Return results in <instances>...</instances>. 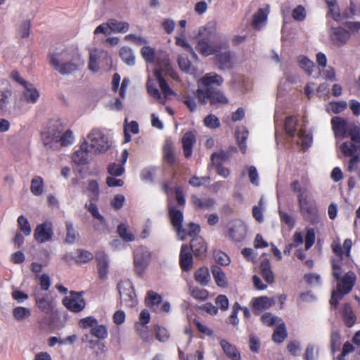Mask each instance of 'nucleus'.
Wrapping results in <instances>:
<instances>
[{"mask_svg": "<svg viewBox=\"0 0 360 360\" xmlns=\"http://www.w3.org/2000/svg\"><path fill=\"white\" fill-rule=\"evenodd\" d=\"M154 75L155 76L156 79L159 83L160 88L165 96L163 98H165L174 94V91L170 88L166 80L162 77L159 70H155Z\"/></svg>", "mask_w": 360, "mask_h": 360, "instance_id": "obj_31", "label": "nucleus"}, {"mask_svg": "<svg viewBox=\"0 0 360 360\" xmlns=\"http://www.w3.org/2000/svg\"><path fill=\"white\" fill-rule=\"evenodd\" d=\"M155 332L156 339L160 342H165L169 340V333L166 328L156 325L155 326Z\"/></svg>", "mask_w": 360, "mask_h": 360, "instance_id": "obj_63", "label": "nucleus"}, {"mask_svg": "<svg viewBox=\"0 0 360 360\" xmlns=\"http://www.w3.org/2000/svg\"><path fill=\"white\" fill-rule=\"evenodd\" d=\"M342 319L347 327H352L356 321V317L349 304H344L341 311Z\"/></svg>", "mask_w": 360, "mask_h": 360, "instance_id": "obj_28", "label": "nucleus"}, {"mask_svg": "<svg viewBox=\"0 0 360 360\" xmlns=\"http://www.w3.org/2000/svg\"><path fill=\"white\" fill-rule=\"evenodd\" d=\"M94 258L92 253L87 250L79 249L75 256V261L79 263H85Z\"/></svg>", "mask_w": 360, "mask_h": 360, "instance_id": "obj_57", "label": "nucleus"}, {"mask_svg": "<svg viewBox=\"0 0 360 360\" xmlns=\"http://www.w3.org/2000/svg\"><path fill=\"white\" fill-rule=\"evenodd\" d=\"M195 280L201 285H207L210 281V276L208 268L202 266L198 269L194 273Z\"/></svg>", "mask_w": 360, "mask_h": 360, "instance_id": "obj_32", "label": "nucleus"}, {"mask_svg": "<svg viewBox=\"0 0 360 360\" xmlns=\"http://www.w3.org/2000/svg\"><path fill=\"white\" fill-rule=\"evenodd\" d=\"M350 141L343 143L340 146V150L342 153L347 156H354L356 155L360 148V128H353L350 131Z\"/></svg>", "mask_w": 360, "mask_h": 360, "instance_id": "obj_9", "label": "nucleus"}, {"mask_svg": "<svg viewBox=\"0 0 360 360\" xmlns=\"http://www.w3.org/2000/svg\"><path fill=\"white\" fill-rule=\"evenodd\" d=\"M299 140L297 143L300 144L304 150L307 149L312 143V136L304 129H300L298 133Z\"/></svg>", "mask_w": 360, "mask_h": 360, "instance_id": "obj_51", "label": "nucleus"}, {"mask_svg": "<svg viewBox=\"0 0 360 360\" xmlns=\"http://www.w3.org/2000/svg\"><path fill=\"white\" fill-rule=\"evenodd\" d=\"M355 274L349 271L347 272L338 281L337 288L332 292L330 300L332 307L336 308L339 300L342 299L344 295L348 294L354 287L356 282Z\"/></svg>", "mask_w": 360, "mask_h": 360, "instance_id": "obj_3", "label": "nucleus"}, {"mask_svg": "<svg viewBox=\"0 0 360 360\" xmlns=\"http://www.w3.org/2000/svg\"><path fill=\"white\" fill-rule=\"evenodd\" d=\"M196 98L202 104L210 102L211 105L224 104L228 100L218 89L210 88L208 89H198L195 92Z\"/></svg>", "mask_w": 360, "mask_h": 360, "instance_id": "obj_6", "label": "nucleus"}, {"mask_svg": "<svg viewBox=\"0 0 360 360\" xmlns=\"http://www.w3.org/2000/svg\"><path fill=\"white\" fill-rule=\"evenodd\" d=\"M176 44L184 48L186 51L189 52L194 60H198V57L194 51L193 47L187 42V41L181 37H176Z\"/></svg>", "mask_w": 360, "mask_h": 360, "instance_id": "obj_61", "label": "nucleus"}, {"mask_svg": "<svg viewBox=\"0 0 360 360\" xmlns=\"http://www.w3.org/2000/svg\"><path fill=\"white\" fill-rule=\"evenodd\" d=\"M332 129L336 137H347L353 128H359L358 126L347 123L345 119L340 117H334L331 120Z\"/></svg>", "mask_w": 360, "mask_h": 360, "instance_id": "obj_13", "label": "nucleus"}, {"mask_svg": "<svg viewBox=\"0 0 360 360\" xmlns=\"http://www.w3.org/2000/svg\"><path fill=\"white\" fill-rule=\"evenodd\" d=\"M247 234V226L240 219L233 220L228 224L226 237L229 240L240 243L243 241Z\"/></svg>", "mask_w": 360, "mask_h": 360, "instance_id": "obj_8", "label": "nucleus"}, {"mask_svg": "<svg viewBox=\"0 0 360 360\" xmlns=\"http://www.w3.org/2000/svg\"><path fill=\"white\" fill-rule=\"evenodd\" d=\"M169 216L172 226L176 229L177 236L181 240L186 238V229L182 226L183 212L176 207L169 209Z\"/></svg>", "mask_w": 360, "mask_h": 360, "instance_id": "obj_11", "label": "nucleus"}, {"mask_svg": "<svg viewBox=\"0 0 360 360\" xmlns=\"http://www.w3.org/2000/svg\"><path fill=\"white\" fill-rule=\"evenodd\" d=\"M249 132L245 127H241L236 131V138L237 139L240 150L243 153H246L247 146L245 141L248 137Z\"/></svg>", "mask_w": 360, "mask_h": 360, "instance_id": "obj_36", "label": "nucleus"}, {"mask_svg": "<svg viewBox=\"0 0 360 360\" xmlns=\"http://www.w3.org/2000/svg\"><path fill=\"white\" fill-rule=\"evenodd\" d=\"M220 345L226 354L231 360H240V354L236 347L225 340H221Z\"/></svg>", "mask_w": 360, "mask_h": 360, "instance_id": "obj_29", "label": "nucleus"}, {"mask_svg": "<svg viewBox=\"0 0 360 360\" xmlns=\"http://www.w3.org/2000/svg\"><path fill=\"white\" fill-rule=\"evenodd\" d=\"M84 207L95 219L99 220L101 224H105V220L104 217L100 214L96 205L94 203L92 200H90L89 202H86Z\"/></svg>", "mask_w": 360, "mask_h": 360, "instance_id": "obj_52", "label": "nucleus"}, {"mask_svg": "<svg viewBox=\"0 0 360 360\" xmlns=\"http://www.w3.org/2000/svg\"><path fill=\"white\" fill-rule=\"evenodd\" d=\"M219 68L222 70L230 69L232 67L231 57L229 51H225L217 56Z\"/></svg>", "mask_w": 360, "mask_h": 360, "instance_id": "obj_41", "label": "nucleus"}, {"mask_svg": "<svg viewBox=\"0 0 360 360\" xmlns=\"http://www.w3.org/2000/svg\"><path fill=\"white\" fill-rule=\"evenodd\" d=\"M141 54L146 62L153 63L155 62L159 52H156L155 49L150 46H145L141 49Z\"/></svg>", "mask_w": 360, "mask_h": 360, "instance_id": "obj_38", "label": "nucleus"}, {"mask_svg": "<svg viewBox=\"0 0 360 360\" xmlns=\"http://www.w3.org/2000/svg\"><path fill=\"white\" fill-rule=\"evenodd\" d=\"M300 67L308 75H312L315 65L313 61L305 56H300L297 58Z\"/></svg>", "mask_w": 360, "mask_h": 360, "instance_id": "obj_43", "label": "nucleus"}, {"mask_svg": "<svg viewBox=\"0 0 360 360\" xmlns=\"http://www.w3.org/2000/svg\"><path fill=\"white\" fill-rule=\"evenodd\" d=\"M96 260L98 262V270L99 278L105 280L108 273V256L103 252H99L96 255Z\"/></svg>", "mask_w": 360, "mask_h": 360, "instance_id": "obj_26", "label": "nucleus"}, {"mask_svg": "<svg viewBox=\"0 0 360 360\" xmlns=\"http://www.w3.org/2000/svg\"><path fill=\"white\" fill-rule=\"evenodd\" d=\"M211 271H212L213 278L218 286H219V287L227 286L226 275L219 266H216V265L212 266L211 267Z\"/></svg>", "mask_w": 360, "mask_h": 360, "instance_id": "obj_33", "label": "nucleus"}, {"mask_svg": "<svg viewBox=\"0 0 360 360\" xmlns=\"http://www.w3.org/2000/svg\"><path fill=\"white\" fill-rule=\"evenodd\" d=\"M261 321L262 322L268 326H273L275 325H278V323H281L282 320L279 319L278 316H276L273 315L271 313H265L261 316Z\"/></svg>", "mask_w": 360, "mask_h": 360, "instance_id": "obj_55", "label": "nucleus"}, {"mask_svg": "<svg viewBox=\"0 0 360 360\" xmlns=\"http://www.w3.org/2000/svg\"><path fill=\"white\" fill-rule=\"evenodd\" d=\"M64 131L65 127L60 121L57 120L50 122L47 132L44 134L46 139H49L45 143L47 144L49 141L58 142V139Z\"/></svg>", "mask_w": 360, "mask_h": 360, "instance_id": "obj_18", "label": "nucleus"}, {"mask_svg": "<svg viewBox=\"0 0 360 360\" xmlns=\"http://www.w3.org/2000/svg\"><path fill=\"white\" fill-rule=\"evenodd\" d=\"M110 28L112 32L125 33L129 29V24L127 22L117 21L115 19H110Z\"/></svg>", "mask_w": 360, "mask_h": 360, "instance_id": "obj_42", "label": "nucleus"}, {"mask_svg": "<svg viewBox=\"0 0 360 360\" xmlns=\"http://www.w3.org/2000/svg\"><path fill=\"white\" fill-rule=\"evenodd\" d=\"M297 120L293 116L287 117L284 122V129L289 136H293L295 134Z\"/></svg>", "mask_w": 360, "mask_h": 360, "instance_id": "obj_50", "label": "nucleus"}, {"mask_svg": "<svg viewBox=\"0 0 360 360\" xmlns=\"http://www.w3.org/2000/svg\"><path fill=\"white\" fill-rule=\"evenodd\" d=\"M64 306L72 312H80L85 307V301L82 292H71L70 295L66 296L63 300Z\"/></svg>", "mask_w": 360, "mask_h": 360, "instance_id": "obj_12", "label": "nucleus"}, {"mask_svg": "<svg viewBox=\"0 0 360 360\" xmlns=\"http://www.w3.org/2000/svg\"><path fill=\"white\" fill-rule=\"evenodd\" d=\"M135 329L139 337L146 342L150 340L151 338L148 332L147 325L135 323Z\"/></svg>", "mask_w": 360, "mask_h": 360, "instance_id": "obj_56", "label": "nucleus"}, {"mask_svg": "<svg viewBox=\"0 0 360 360\" xmlns=\"http://www.w3.org/2000/svg\"><path fill=\"white\" fill-rule=\"evenodd\" d=\"M223 82V78L215 72L207 73L198 81V89L214 88L213 85L221 86Z\"/></svg>", "mask_w": 360, "mask_h": 360, "instance_id": "obj_17", "label": "nucleus"}, {"mask_svg": "<svg viewBox=\"0 0 360 360\" xmlns=\"http://www.w3.org/2000/svg\"><path fill=\"white\" fill-rule=\"evenodd\" d=\"M179 264L181 268L184 271H188L193 267V256L189 252L186 244L181 245Z\"/></svg>", "mask_w": 360, "mask_h": 360, "instance_id": "obj_21", "label": "nucleus"}, {"mask_svg": "<svg viewBox=\"0 0 360 360\" xmlns=\"http://www.w3.org/2000/svg\"><path fill=\"white\" fill-rule=\"evenodd\" d=\"M286 336L287 333L285 323L281 322V323H278L277 328L275 329L272 335V339L274 342L281 343L284 341Z\"/></svg>", "mask_w": 360, "mask_h": 360, "instance_id": "obj_49", "label": "nucleus"}, {"mask_svg": "<svg viewBox=\"0 0 360 360\" xmlns=\"http://www.w3.org/2000/svg\"><path fill=\"white\" fill-rule=\"evenodd\" d=\"M85 141L89 143L91 149L96 153H105L110 147L108 136L98 129H93Z\"/></svg>", "mask_w": 360, "mask_h": 360, "instance_id": "obj_5", "label": "nucleus"}, {"mask_svg": "<svg viewBox=\"0 0 360 360\" xmlns=\"http://www.w3.org/2000/svg\"><path fill=\"white\" fill-rule=\"evenodd\" d=\"M65 242L68 244H74L77 238L79 233L73 226V224L70 221H65Z\"/></svg>", "mask_w": 360, "mask_h": 360, "instance_id": "obj_40", "label": "nucleus"}, {"mask_svg": "<svg viewBox=\"0 0 360 360\" xmlns=\"http://www.w3.org/2000/svg\"><path fill=\"white\" fill-rule=\"evenodd\" d=\"M117 231L120 237L127 242H131L135 239L134 236L129 231L127 226L124 224H121L117 226Z\"/></svg>", "mask_w": 360, "mask_h": 360, "instance_id": "obj_53", "label": "nucleus"}, {"mask_svg": "<svg viewBox=\"0 0 360 360\" xmlns=\"http://www.w3.org/2000/svg\"><path fill=\"white\" fill-rule=\"evenodd\" d=\"M350 159L347 162V170L349 172H356L359 169L360 154L357 153L354 156H349Z\"/></svg>", "mask_w": 360, "mask_h": 360, "instance_id": "obj_58", "label": "nucleus"}, {"mask_svg": "<svg viewBox=\"0 0 360 360\" xmlns=\"http://www.w3.org/2000/svg\"><path fill=\"white\" fill-rule=\"evenodd\" d=\"M252 307L257 310H263L269 308L273 302L267 297H259L252 300Z\"/></svg>", "mask_w": 360, "mask_h": 360, "instance_id": "obj_46", "label": "nucleus"}, {"mask_svg": "<svg viewBox=\"0 0 360 360\" xmlns=\"http://www.w3.org/2000/svg\"><path fill=\"white\" fill-rule=\"evenodd\" d=\"M178 64L182 71L188 73L192 72L191 63L186 56L181 55L179 56Z\"/></svg>", "mask_w": 360, "mask_h": 360, "instance_id": "obj_64", "label": "nucleus"}, {"mask_svg": "<svg viewBox=\"0 0 360 360\" xmlns=\"http://www.w3.org/2000/svg\"><path fill=\"white\" fill-rule=\"evenodd\" d=\"M31 192L35 195H41L44 191V181L41 176H34L31 181Z\"/></svg>", "mask_w": 360, "mask_h": 360, "instance_id": "obj_48", "label": "nucleus"}, {"mask_svg": "<svg viewBox=\"0 0 360 360\" xmlns=\"http://www.w3.org/2000/svg\"><path fill=\"white\" fill-rule=\"evenodd\" d=\"M191 200L193 205L200 210H212L216 205V200L210 197L198 198L193 195L191 196Z\"/></svg>", "mask_w": 360, "mask_h": 360, "instance_id": "obj_23", "label": "nucleus"}, {"mask_svg": "<svg viewBox=\"0 0 360 360\" xmlns=\"http://www.w3.org/2000/svg\"><path fill=\"white\" fill-rule=\"evenodd\" d=\"M195 49L207 57L215 54L228 46V41L217 32L214 22H210L199 29Z\"/></svg>", "mask_w": 360, "mask_h": 360, "instance_id": "obj_1", "label": "nucleus"}, {"mask_svg": "<svg viewBox=\"0 0 360 360\" xmlns=\"http://www.w3.org/2000/svg\"><path fill=\"white\" fill-rule=\"evenodd\" d=\"M24 88L25 91L22 98L28 103H35L39 98V91L30 83H28Z\"/></svg>", "mask_w": 360, "mask_h": 360, "instance_id": "obj_30", "label": "nucleus"}, {"mask_svg": "<svg viewBox=\"0 0 360 360\" xmlns=\"http://www.w3.org/2000/svg\"><path fill=\"white\" fill-rule=\"evenodd\" d=\"M74 140L75 138L72 131L68 129L62 133L58 142H60L62 146H67L72 144L74 142Z\"/></svg>", "mask_w": 360, "mask_h": 360, "instance_id": "obj_60", "label": "nucleus"}, {"mask_svg": "<svg viewBox=\"0 0 360 360\" xmlns=\"http://www.w3.org/2000/svg\"><path fill=\"white\" fill-rule=\"evenodd\" d=\"M162 297L158 292L149 290L145 297V304L153 311L159 310V306L162 303Z\"/></svg>", "mask_w": 360, "mask_h": 360, "instance_id": "obj_24", "label": "nucleus"}, {"mask_svg": "<svg viewBox=\"0 0 360 360\" xmlns=\"http://www.w3.org/2000/svg\"><path fill=\"white\" fill-rule=\"evenodd\" d=\"M229 158V155L224 150H220L212 153L211 156V161L215 165H222V163Z\"/></svg>", "mask_w": 360, "mask_h": 360, "instance_id": "obj_59", "label": "nucleus"}, {"mask_svg": "<svg viewBox=\"0 0 360 360\" xmlns=\"http://www.w3.org/2000/svg\"><path fill=\"white\" fill-rule=\"evenodd\" d=\"M147 91L148 93L155 98L160 103L164 104L165 103V98L162 96L160 91L155 87L154 82L150 79H148L147 82Z\"/></svg>", "mask_w": 360, "mask_h": 360, "instance_id": "obj_44", "label": "nucleus"}, {"mask_svg": "<svg viewBox=\"0 0 360 360\" xmlns=\"http://www.w3.org/2000/svg\"><path fill=\"white\" fill-rule=\"evenodd\" d=\"M117 288L122 303L129 307H133L137 304L136 294L132 283L129 280H124L117 284Z\"/></svg>", "mask_w": 360, "mask_h": 360, "instance_id": "obj_7", "label": "nucleus"}, {"mask_svg": "<svg viewBox=\"0 0 360 360\" xmlns=\"http://www.w3.org/2000/svg\"><path fill=\"white\" fill-rule=\"evenodd\" d=\"M350 36L349 32L341 27L332 29L331 40L338 46L346 44L350 39Z\"/></svg>", "mask_w": 360, "mask_h": 360, "instance_id": "obj_19", "label": "nucleus"}, {"mask_svg": "<svg viewBox=\"0 0 360 360\" xmlns=\"http://www.w3.org/2000/svg\"><path fill=\"white\" fill-rule=\"evenodd\" d=\"M36 304L39 309L46 314H51L53 311V305L47 297H39L35 296Z\"/></svg>", "mask_w": 360, "mask_h": 360, "instance_id": "obj_39", "label": "nucleus"}, {"mask_svg": "<svg viewBox=\"0 0 360 360\" xmlns=\"http://www.w3.org/2000/svg\"><path fill=\"white\" fill-rule=\"evenodd\" d=\"M150 252L143 247L138 248L134 252V262L136 272L141 274L150 260Z\"/></svg>", "mask_w": 360, "mask_h": 360, "instance_id": "obj_14", "label": "nucleus"}, {"mask_svg": "<svg viewBox=\"0 0 360 360\" xmlns=\"http://www.w3.org/2000/svg\"><path fill=\"white\" fill-rule=\"evenodd\" d=\"M331 249L333 252L338 257L339 259L338 260L342 261L346 257L345 250L340 245L339 240H333L331 244Z\"/></svg>", "mask_w": 360, "mask_h": 360, "instance_id": "obj_62", "label": "nucleus"}, {"mask_svg": "<svg viewBox=\"0 0 360 360\" xmlns=\"http://www.w3.org/2000/svg\"><path fill=\"white\" fill-rule=\"evenodd\" d=\"M49 59L51 65L63 75L71 74L84 65L79 51L74 47L56 49L49 55Z\"/></svg>", "mask_w": 360, "mask_h": 360, "instance_id": "obj_2", "label": "nucleus"}, {"mask_svg": "<svg viewBox=\"0 0 360 360\" xmlns=\"http://www.w3.org/2000/svg\"><path fill=\"white\" fill-rule=\"evenodd\" d=\"M267 19V12L265 9L259 8L253 15L252 26L259 30L265 24Z\"/></svg>", "mask_w": 360, "mask_h": 360, "instance_id": "obj_34", "label": "nucleus"}, {"mask_svg": "<svg viewBox=\"0 0 360 360\" xmlns=\"http://www.w3.org/2000/svg\"><path fill=\"white\" fill-rule=\"evenodd\" d=\"M53 234L52 224L46 221L37 226L34 230V237L37 242L43 243L51 240Z\"/></svg>", "mask_w": 360, "mask_h": 360, "instance_id": "obj_16", "label": "nucleus"}, {"mask_svg": "<svg viewBox=\"0 0 360 360\" xmlns=\"http://www.w3.org/2000/svg\"><path fill=\"white\" fill-rule=\"evenodd\" d=\"M101 63L105 65L111 63V58L108 53L104 50L95 49L91 51L89 53V69L94 72H98Z\"/></svg>", "mask_w": 360, "mask_h": 360, "instance_id": "obj_10", "label": "nucleus"}, {"mask_svg": "<svg viewBox=\"0 0 360 360\" xmlns=\"http://www.w3.org/2000/svg\"><path fill=\"white\" fill-rule=\"evenodd\" d=\"M12 90L6 80H0V112L6 113L9 110Z\"/></svg>", "mask_w": 360, "mask_h": 360, "instance_id": "obj_15", "label": "nucleus"}, {"mask_svg": "<svg viewBox=\"0 0 360 360\" xmlns=\"http://www.w3.org/2000/svg\"><path fill=\"white\" fill-rule=\"evenodd\" d=\"M18 227L20 232L25 236L31 234L32 228L28 219L23 215L18 217L17 219Z\"/></svg>", "mask_w": 360, "mask_h": 360, "instance_id": "obj_47", "label": "nucleus"}, {"mask_svg": "<svg viewBox=\"0 0 360 360\" xmlns=\"http://www.w3.org/2000/svg\"><path fill=\"white\" fill-rule=\"evenodd\" d=\"M120 56L127 65L131 66L135 64V56L131 48L127 46L122 47L120 50Z\"/></svg>", "mask_w": 360, "mask_h": 360, "instance_id": "obj_37", "label": "nucleus"}, {"mask_svg": "<svg viewBox=\"0 0 360 360\" xmlns=\"http://www.w3.org/2000/svg\"><path fill=\"white\" fill-rule=\"evenodd\" d=\"M13 316L18 321H22L31 316V310L24 307H16L13 309Z\"/></svg>", "mask_w": 360, "mask_h": 360, "instance_id": "obj_45", "label": "nucleus"}, {"mask_svg": "<svg viewBox=\"0 0 360 360\" xmlns=\"http://www.w3.org/2000/svg\"><path fill=\"white\" fill-rule=\"evenodd\" d=\"M155 62L158 65V68L155 70H159L161 74L164 72H166L175 79V76L173 75V70L170 65L169 60L168 56L164 53L159 51V54L155 60Z\"/></svg>", "mask_w": 360, "mask_h": 360, "instance_id": "obj_22", "label": "nucleus"}, {"mask_svg": "<svg viewBox=\"0 0 360 360\" xmlns=\"http://www.w3.org/2000/svg\"><path fill=\"white\" fill-rule=\"evenodd\" d=\"M261 272L263 278L269 283H272L274 281V276L271 271V264L269 259H264L260 265Z\"/></svg>", "mask_w": 360, "mask_h": 360, "instance_id": "obj_35", "label": "nucleus"}, {"mask_svg": "<svg viewBox=\"0 0 360 360\" xmlns=\"http://www.w3.org/2000/svg\"><path fill=\"white\" fill-rule=\"evenodd\" d=\"M90 151L88 150V142L84 141L72 155V161L77 165L88 163Z\"/></svg>", "mask_w": 360, "mask_h": 360, "instance_id": "obj_20", "label": "nucleus"}, {"mask_svg": "<svg viewBox=\"0 0 360 360\" xmlns=\"http://www.w3.org/2000/svg\"><path fill=\"white\" fill-rule=\"evenodd\" d=\"M92 335L98 339L104 340L108 337L107 328L102 324L96 323V325L91 330Z\"/></svg>", "mask_w": 360, "mask_h": 360, "instance_id": "obj_54", "label": "nucleus"}, {"mask_svg": "<svg viewBox=\"0 0 360 360\" xmlns=\"http://www.w3.org/2000/svg\"><path fill=\"white\" fill-rule=\"evenodd\" d=\"M300 213L304 219L312 224H318L319 221V212L316 203L309 195H300L298 200Z\"/></svg>", "mask_w": 360, "mask_h": 360, "instance_id": "obj_4", "label": "nucleus"}, {"mask_svg": "<svg viewBox=\"0 0 360 360\" xmlns=\"http://www.w3.org/2000/svg\"><path fill=\"white\" fill-rule=\"evenodd\" d=\"M190 246L193 254L196 257L202 256L207 250V245L203 238L199 236H195L193 237Z\"/></svg>", "mask_w": 360, "mask_h": 360, "instance_id": "obj_25", "label": "nucleus"}, {"mask_svg": "<svg viewBox=\"0 0 360 360\" xmlns=\"http://www.w3.org/2000/svg\"><path fill=\"white\" fill-rule=\"evenodd\" d=\"M195 142V135L191 131H187L184 134L182 138V144L184 156L186 158L192 155L193 146Z\"/></svg>", "mask_w": 360, "mask_h": 360, "instance_id": "obj_27", "label": "nucleus"}]
</instances>
